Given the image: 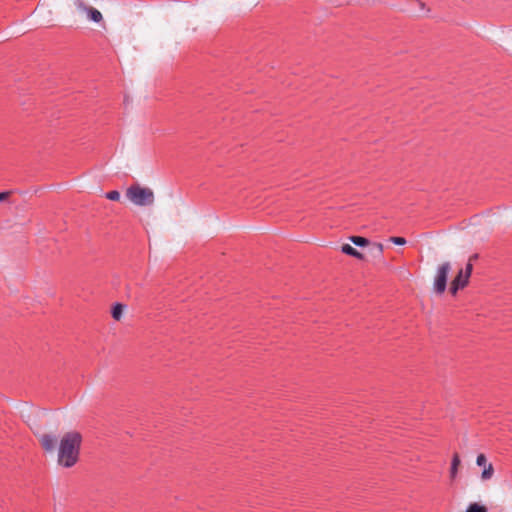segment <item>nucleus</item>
<instances>
[{"instance_id": "obj_16", "label": "nucleus", "mask_w": 512, "mask_h": 512, "mask_svg": "<svg viewBox=\"0 0 512 512\" xmlns=\"http://www.w3.org/2000/svg\"><path fill=\"white\" fill-rule=\"evenodd\" d=\"M458 473V467L451 466L450 467V477L451 479H455Z\"/></svg>"}, {"instance_id": "obj_1", "label": "nucleus", "mask_w": 512, "mask_h": 512, "mask_svg": "<svg viewBox=\"0 0 512 512\" xmlns=\"http://www.w3.org/2000/svg\"><path fill=\"white\" fill-rule=\"evenodd\" d=\"M82 436L77 431L66 433L58 445V464L64 468L73 467L79 460Z\"/></svg>"}, {"instance_id": "obj_8", "label": "nucleus", "mask_w": 512, "mask_h": 512, "mask_svg": "<svg viewBox=\"0 0 512 512\" xmlns=\"http://www.w3.org/2000/svg\"><path fill=\"white\" fill-rule=\"evenodd\" d=\"M126 308H127L126 305H123L121 303L116 302L113 305L112 310H111V314H112L113 319H115L116 321H119L122 318L123 311Z\"/></svg>"}, {"instance_id": "obj_9", "label": "nucleus", "mask_w": 512, "mask_h": 512, "mask_svg": "<svg viewBox=\"0 0 512 512\" xmlns=\"http://www.w3.org/2000/svg\"><path fill=\"white\" fill-rule=\"evenodd\" d=\"M383 244L375 242L372 244H369V252L370 254L375 258H381L383 255Z\"/></svg>"}, {"instance_id": "obj_2", "label": "nucleus", "mask_w": 512, "mask_h": 512, "mask_svg": "<svg viewBox=\"0 0 512 512\" xmlns=\"http://www.w3.org/2000/svg\"><path fill=\"white\" fill-rule=\"evenodd\" d=\"M127 198L137 206H148L154 202V193L150 188L131 185L126 191Z\"/></svg>"}, {"instance_id": "obj_10", "label": "nucleus", "mask_w": 512, "mask_h": 512, "mask_svg": "<svg viewBox=\"0 0 512 512\" xmlns=\"http://www.w3.org/2000/svg\"><path fill=\"white\" fill-rule=\"evenodd\" d=\"M85 10L87 11V14L92 22L99 23L102 21L103 17L99 10L92 7L85 8Z\"/></svg>"}, {"instance_id": "obj_5", "label": "nucleus", "mask_w": 512, "mask_h": 512, "mask_svg": "<svg viewBox=\"0 0 512 512\" xmlns=\"http://www.w3.org/2000/svg\"><path fill=\"white\" fill-rule=\"evenodd\" d=\"M476 464L479 467H483V471L481 473V480L487 481L490 480L493 476L494 469L491 463H487L486 456L484 454H479L476 458Z\"/></svg>"}, {"instance_id": "obj_17", "label": "nucleus", "mask_w": 512, "mask_h": 512, "mask_svg": "<svg viewBox=\"0 0 512 512\" xmlns=\"http://www.w3.org/2000/svg\"><path fill=\"white\" fill-rule=\"evenodd\" d=\"M10 195L9 191L0 192V202L5 200Z\"/></svg>"}, {"instance_id": "obj_7", "label": "nucleus", "mask_w": 512, "mask_h": 512, "mask_svg": "<svg viewBox=\"0 0 512 512\" xmlns=\"http://www.w3.org/2000/svg\"><path fill=\"white\" fill-rule=\"evenodd\" d=\"M341 252L346 255L352 256L356 259L362 260L364 258L363 254L354 247H352L350 244H343L341 246Z\"/></svg>"}, {"instance_id": "obj_15", "label": "nucleus", "mask_w": 512, "mask_h": 512, "mask_svg": "<svg viewBox=\"0 0 512 512\" xmlns=\"http://www.w3.org/2000/svg\"><path fill=\"white\" fill-rule=\"evenodd\" d=\"M460 465V457L455 453L451 460V466L458 467Z\"/></svg>"}, {"instance_id": "obj_18", "label": "nucleus", "mask_w": 512, "mask_h": 512, "mask_svg": "<svg viewBox=\"0 0 512 512\" xmlns=\"http://www.w3.org/2000/svg\"><path fill=\"white\" fill-rule=\"evenodd\" d=\"M78 7H83V2L79 1Z\"/></svg>"}, {"instance_id": "obj_14", "label": "nucleus", "mask_w": 512, "mask_h": 512, "mask_svg": "<svg viewBox=\"0 0 512 512\" xmlns=\"http://www.w3.org/2000/svg\"><path fill=\"white\" fill-rule=\"evenodd\" d=\"M390 241L393 244L399 245V246H403V245H405L407 243L406 239L403 238V237H391Z\"/></svg>"}, {"instance_id": "obj_11", "label": "nucleus", "mask_w": 512, "mask_h": 512, "mask_svg": "<svg viewBox=\"0 0 512 512\" xmlns=\"http://www.w3.org/2000/svg\"><path fill=\"white\" fill-rule=\"evenodd\" d=\"M350 241L358 247H365L370 244L367 238L361 236H351Z\"/></svg>"}, {"instance_id": "obj_4", "label": "nucleus", "mask_w": 512, "mask_h": 512, "mask_svg": "<svg viewBox=\"0 0 512 512\" xmlns=\"http://www.w3.org/2000/svg\"><path fill=\"white\" fill-rule=\"evenodd\" d=\"M473 270V266L470 262H468L464 269H461L457 276L454 278V280L451 283V293L456 294L458 290L463 289L469 281V278L471 276Z\"/></svg>"}, {"instance_id": "obj_12", "label": "nucleus", "mask_w": 512, "mask_h": 512, "mask_svg": "<svg viewBox=\"0 0 512 512\" xmlns=\"http://www.w3.org/2000/svg\"><path fill=\"white\" fill-rule=\"evenodd\" d=\"M465 512H487V508L484 505L474 502L468 505Z\"/></svg>"}, {"instance_id": "obj_6", "label": "nucleus", "mask_w": 512, "mask_h": 512, "mask_svg": "<svg viewBox=\"0 0 512 512\" xmlns=\"http://www.w3.org/2000/svg\"><path fill=\"white\" fill-rule=\"evenodd\" d=\"M40 441H41V444L43 446V448L47 451V452H52L55 450L56 448V445H57V442H58V439L55 435H52V434H43L41 437H40Z\"/></svg>"}, {"instance_id": "obj_3", "label": "nucleus", "mask_w": 512, "mask_h": 512, "mask_svg": "<svg viewBox=\"0 0 512 512\" xmlns=\"http://www.w3.org/2000/svg\"><path fill=\"white\" fill-rule=\"evenodd\" d=\"M451 270L450 262H443L436 271L433 289L437 294H442L445 292L447 287V279L449 272Z\"/></svg>"}, {"instance_id": "obj_13", "label": "nucleus", "mask_w": 512, "mask_h": 512, "mask_svg": "<svg viewBox=\"0 0 512 512\" xmlns=\"http://www.w3.org/2000/svg\"><path fill=\"white\" fill-rule=\"evenodd\" d=\"M105 197L111 201H118L121 197L120 192L117 190L109 191L105 194Z\"/></svg>"}]
</instances>
